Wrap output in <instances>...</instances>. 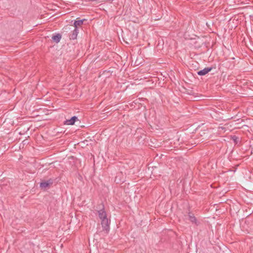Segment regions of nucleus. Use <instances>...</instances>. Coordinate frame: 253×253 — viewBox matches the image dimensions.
Returning a JSON list of instances; mask_svg holds the SVG:
<instances>
[{"label":"nucleus","mask_w":253,"mask_h":253,"mask_svg":"<svg viewBox=\"0 0 253 253\" xmlns=\"http://www.w3.org/2000/svg\"><path fill=\"white\" fill-rule=\"evenodd\" d=\"M84 20V19L75 21L74 23L75 28H78V26L82 25Z\"/></svg>","instance_id":"7"},{"label":"nucleus","mask_w":253,"mask_h":253,"mask_svg":"<svg viewBox=\"0 0 253 253\" xmlns=\"http://www.w3.org/2000/svg\"><path fill=\"white\" fill-rule=\"evenodd\" d=\"M212 70L211 67L210 68H205L204 69L200 70L197 72L199 76H204L206 75L209 72H210Z\"/></svg>","instance_id":"3"},{"label":"nucleus","mask_w":253,"mask_h":253,"mask_svg":"<svg viewBox=\"0 0 253 253\" xmlns=\"http://www.w3.org/2000/svg\"><path fill=\"white\" fill-rule=\"evenodd\" d=\"M189 219L190 220V221L193 223H195L196 225H198V222L197 219L196 217L194 216V215L191 213H189Z\"/></svg>","instance_id":"5"},{"label":"nucleus","mask_w":253,"mask_h":253,"mask_svg":"<svg viewBox=\"0 0 253 253\" xmlns=\"http://www.w3.org/2000/svg\"><path fill=\"white\" fill-rule=\"evenodd\" d=\"M50 184V183L48 182V181L42 182L40 183V187L42 188H45L48 187Z\"/></svg>","instance_id":"8"},{"label":"nucleus","mask_w":253,"mask_h":253,"mask_svg":"<svg viewBox=\"0 0 253 253\" xmlns=\"http://www.w3.org/2000/svg\"><path fill=\"white\" fill-rule=\"evenodd\" d=\"M79 33L78 28H75L69 35L70 40H75L77 39L78 34Z\"/></svg>","instance_id":"2"},{"label":"nucleus","mask_w":253,"mask_h":253,"mask_svg":"<svg viewBox=\"0 0 253 253\" xmlns=\"http://www.w3.org/2000/svg\"><path fill=\"white\" fill-rule=\"evenodd\" d=\"M101 207L102 208L100 210H97L98 216L100 221L103 231L106 234H108L110 231L111 219L105 211L104 206L101 205Z\"/></svg>","instance_id":"1"},{"label":"nucleus","mask_w":253,"mask_h":253,"mask_svg":"<svg viewBox=\"0 0 253 253\" xmlns=\"http://www.w3.org/2000/svg\"><path fill=\"white\" fill-rule=\"evenodd\" d=\"M61 39V36L59 34H57L56 35H54L52 37V39L56 43H58L60 42Z\"/></svg>","instance_id":"6"},{"label":"nucleus","mask_w":253,"mask_h":253,"mask_svg":"<svg viewBox=\"0 0 253 253\" xmlns=\"http://www.w3.org/2000/svg\"><path fill=\"white\" fill-rule=\"evenodd\" d=\"M78 120V118L76 116L72 117L70 119L67 120L65 121V124L67 125H73L74 124L75 121Z\"/></svg>","instance_id":"4"}]
</instances>
